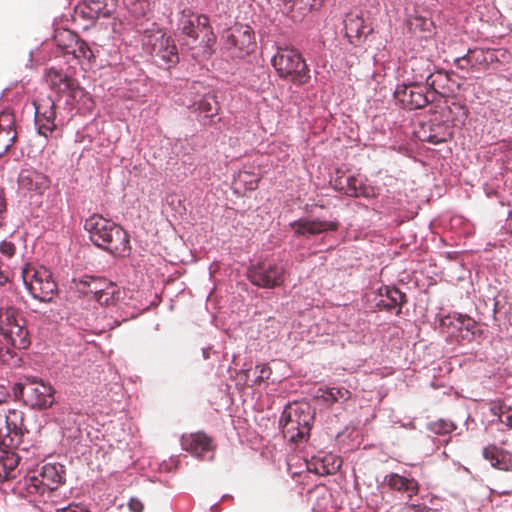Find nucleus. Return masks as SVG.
<instances>
[{"mask_svg": "<svg viewBox=\"0 0 512 512\" xmlns=\"http://www.w3.org/2000/svg\"><path fill=\"white\" fill-rule=\"evenodd\" d=\"M84 228L89 233L92 243L97 247L114 256L123 257L129 254V235L112 220L99 214H93L85 220Z\"/></svg>", "mask_w": 512, "mask_h": 512, "instance_id": "nucleus-1", "label": "nucleus"}, {"mask_svg": "<svg viewBox=\"0 0 512 512\" xmlns=\"http://www.w3.org/2000/svg\"><path fill=\"white\" fill-rule=\"evenodd\" d=\"M178 29L182 36L183 45H186L190 50L198 49L203 56L211 54L216 36L206 15L195 14L190 9L183 10Z\"/></svg>", "mask_w": 512, "mask_h": 512, "instance_id": "nucleus-2", "label": "nucleus"}, {"mask_svg": "<svg viewBox=\"0 0 512 512\" xmlns=\"http://www.w3.org/2000/svg\"><path fill=\"white\" fill-rule=\"evenodd\" d=\"M314 417L315 411L309 403L294 402L288 404L280 419L284 438L291 443L306 440L310 435Z\"/></svg>", "mask_w": 512, "mask_h": 512, "instance_id": "nucleus-3", "label": "nucleus"}, {"mask_svg": "<svg viewBox=\"0 0 512 512\" xmlns=\"http://www.w3.org/2000/svg\"><path fill=\"white\" fill-rule=\"evenodd\" d=\"M12 392L16 399L38 410L50 408L55 401L54 388L37 377H24L13 385Z\"/></svg>", "mask_w": 512, "mask_h": 512, "instance_id": "nucleus-4", "label": "nucleus"}, {"mask_svg": "<svg viewBox=\"0 0 512 512\" xmlns=\"http://www.w3.org/2000/svg\"><path fill=\"white\" fill-rule=\"evenodd\" d=\"M419 80L426 79L427 85L433 90L429 91L427 86L419 83L398 85L395 92V99L406 109L416 110L422 109L429 103L433 102L436 97V79L430 69L419 74Z\"/></svg>", "mask_w": 512, "mask_h": 512, "instance_id": "nucleus-5", "label": "nucleus"}, {"mask_svg": "<svg viewBox=\"0 0 512 512\" xmlns=\"http://www.w3.org/2000/svg\"><path fill=\"white\" fill-rule=\"evenodd\" d=\"M0 334L15 349H26L30 345L27 322L22 313L13 306L0 308Z\"/></svg>", "mask_w": 512, "mask_h": 512, "instance_id": "nucleus-6", "label": "nucleus"}, {"mask_svg": "<svg viewBox=\"0 0 512 512\" xmlns=\"http://www.w3.org/2000/svg\"><path fill=\"white\" fill-rule=\"evenodd\" d=\"M272 65L278 75L296 85H304L309 79V69L302 55L293 48H278L272 58Z\"/></svg>", "mask_w": 512, "mask_h": 512, "instance_id": "nucleus-7", "label": "nucleus"}, {"mask_svg": "<svg viewBox=\"0 0 512 512\" xmlns=\"http://www.w3.org/2000/svg\"><path fill=\"white\" fill-rule=\"evenodd\" d=\"M23 283L33 298L41 302H51L57 293V284L51 272L43 266L26 264L21 273Z\"/></svg>", "mask_w": 512, "mask_h": 512, "instance_id": "nucleus-8", "label": "nucleus"}, {"mask_svg": "<svg viewBox=\"0 0 512 512\" xmlns=\"http://www.w3.org/2000/svg\"><path fill=\"white\" fill-rule=\"evenodd\" d=\"M285 268L282 264L260 262L249 267L248 279L256 286L262 288H275L285 281Z\"/></svg>", "mask_w": 512, "mask_h": 512, "instance_id": "nucleus-9", "label": "nucleus"}, {"mask_svg": "<svg viewBox=\"0 0 512 512\" xmlns=\"http://www.w3.org/2000/svg\"><path fill=\"white\" fill-rule=\"evenodd\" d=\"M224 47L236 57L251 53L255 47L254 34L249 26L235 25L222 36Z\"/></svg>", "mask_w": 512, "mask_h": 512, "instance_id": "nucleus-10", "label": "nucleus"}, {"mask_svg": "<svg viewBox=\"0 0 512 512\" xmlns=\"http://www.w3.org/2000/svg\"><path fill=\"white\" fill-rule=\"evenodd\" d=\"M35 107V125L40 135L45 138L51 137L56 132V104L49 96H40L33 101Z\"/></svg>", "mask_w": 512, "mask_h": 512, "instance_id": "nucleus-11", "label": "nucleus"}, {"mask_svg": "<svg viewBox=\"0 0 512 512\" xmlns=\"http://www.w3.org/2000/svg\"><path fill=\"white\" fill-rule=\"evenodd\" d=\"M15 490L21 498H25L30 502H52L54 499L48 498L46 488L41 482L36 472L27 474L15 486Z\"/></svg>", "mask_w": 512, "mask_h": 512, "instance_id": "nucleus-12", "label": "nucleus"}, {"mask_svg": "<svg viewBox=\"0 0 512 512\" xmlns=\"http://www.w3.org/2000/svg\"><path fill=\"white\" fill-rule=\"evenodd\" d=\"M45 79L49 87L59 94H68L70 97L76 98L82 92L76 79L56 68L47 69Z\"/></svg>", "mask_w": 512, "mask_h": 512, "instance_id": "nucleus-13", "label": "nucleus"}, {"mask_svg": "<svg viewBox=\"0 0 512 512\" xmlns=\"http://www.w3.org/2000/svg\"><path fill=\"white\" fill-rule=\"evenodd\" d=\"M148 45L151 47V53L159 57L166 64L178 62L177 47L170 36L158 31L149 37Z\"/></svg>", "mask_w": 512, "mask_h": 512, "instance_id": "nucleus-14", "label": "nucleus"}, {"mask_svg": "<svg viewBox=\"0 0 512 512\" xmlns=\"http://www.w3.org/2000/svg\"><path fill=\"white\" fill-rule=\"evenodd\" d=\"M28 429L25 424L24 412L18 409H8L0 414V437L4 434L21 438Z\"/></svg>", "mask_w": 512, "mask_h": 512, "instance_id": "nucleus-15", "label": "nucleus"}, {"mask_svg": "<svg viewBox=\"0 0 512 512\" xmlns=\"http://www.w3.org/2000/svg\"><path fill=\"white\" fill-rule=\"evenodd\" d=\"M334 189L351 197H367L369 196V188L364 184L360 176L339 175L333 181Z\"/></svg>", "mask_w": 512, "mask_h": 512, "instance_id": "nucleus-16", "label": "nucleus"}, {"mask_svg": "<svg viewBox=\"0 0 512 512\" xmlns=\"http://www.w3.org/2000/svg\"><path fill=\"white\" fill-rule=\"evenodd\" d=\"M181 445L183 450L195 457H203L205 453L213 450L212 438L203 432L183 435Z\"/></svg>", "mask_w": 512, "mask_h": 512, "instance_id": "nucleus-17", "label": "nucleus"}, {"mask_svg": "<svg viewBox=\"0 0 512 512\" xmlns=\"http://www.w3.org/2000/svg\"><path fill=\"white\" fill-rule=\"evenodd\" d=\"M291 227L298 236L310 234L317 235L327 231H336L339 227L337 221H321L302 218L291 223Z\"/></svg>", "mask_w": 512, "mask_h": 512, "instance_id": "nucleus-18", "label": "nucleus"}, {"mask_svg": "<svg viewBox=\"0 0 512 512\" xmlns=\"http://www.w3.org/2000/svg\"><path fill=\"white\" fill-rule=\"evenodd\" d=\"M48 493V498L53 499L54 493L60 485L65 482L64 469L62 465L47 464L40 472H36Z\"/></svg>", "mask_w": 512, "mask_h": 512, "instance_id": "nucleus-19", "label": "nucleus"}, {"mask_svg": "<svg viewBox=\"0 0 512 512\" xmlns=\"http://www.w3.org/2000/svg\"><path fill=\"white\" fill-rule=\"evenodd\" d=\"M384 482L392 491L404 494L408 499H412L420 490V484L415 478L398 473L387 474Z\"/></svg>", "mask_w": 512, "mask_h": 512, "instance_id": "nucleus-20", "label": "nucleus"}, {"mask_svg": "<svg viewBox=\"0 0 512 512\" xmlns=\"http://www.w3.org/2000/svg\"><path fill=\"white\" fill-rule=\"evenodd\" d=\"M17 139L15 118L10 112L0 114V158L9 151Z\"/></svg>", "mask_w": 512, "mask_h": 512, "instance_id": "nucleus-21", "label": "nucleus"}, {"mask_svg": "<svg viewBox=\"0 0 512 512\" xmlns=\"http://www.w3.org/2000/svg\"><path fill=\"white\" fill-rule=\"evenodd\" d=\"M382 299L377 303L380 309L392 311L396 309V314L401 313L402 306L406 303V295L396 287L385 286L380 288Z\"/></svg>", "mask_w": 512, "mask_h": 512, "instance_id": "nucleus-22", "label": "nucleus"}, {"mask_svg": "<svg viewBox=\"0 0 512 512\" xmlns=\"http://www.w3.org/2000/svg\"><path fill=\"white\" fill-rule=\"evenodd\" d=\"M18 184L21 189L43 193L49 187L50 181L43 173L27 169L20 173Z\"/></svg>", "mask_w": 512, "mask_h": 512, "instance_id": "nucleus-23", "label": "nucleus"}, {"mask_svg": "<svg viewBox=\"0 0 512 512\" xmlns=\"http://www.w3.org/2000/svg\"><path fill=\"white\" fill-rule=\"evenodd\" d=\"M19 462L17 453L0 448V483L16 478L19 474Z\"/></svg>", "mask_w": 512, "mask_h": 512, "instance_id": "nucleus-24", "label": "nucleus"}, {"mask_svg": "<svg viewBox=\"0 0 512 512\" xmlns=\"http://www.w3.org/2000/svg\"><path fill=\"white\" fill-rule=\"evenodd\" d=\"M483 457L491 465L499 470H512V456L509 452L498 448L496 445H489L483 449Z\"/></svg>", "mask_w": 512, "mask_h": 512, "instance_id": "nucleus-25", "label": "nucleus"}, {"mask_svg": "<svg viewBox=\"0 0 512 512\" xmlns=\"http://www.w3.org/2000/svg\"><path fill=\"white\" fill-rule=\"evenodd\" d=\"M406 25L410 33L418 34L422 38H428L434 28L433 21L426 16L420 15L418 12L408 15Z\"/></svg>", "mask_w": 512, "mask_h": 512, "instance_id": "nucleus-26", "label": "nucleus"}, {"mask_svg": "<svg viewBox=\"0 0 512 512\" xmlns=\"http://www.w3.org/2000/svg\"><path fill=\"white\" fill-rule=\"evenodd\" d=\"M428 129L429 133L427 134L426 126L422 127L423 135H419L422 141L439 144L448 141L452 136L450 127L444 123H430Z\"/></svg>", "mask_w": 512, "mask_h": 512, "instance_id": "nucleus-27", "label": "nucleus"}, {"mask_svg": "<svg viewBox=\"0 0 512 512\" xmlns=\"http://www.w3.org/2000/svg\"><path fill=\"white\" fill-rule=\"evenodd\" d=\"M472 71L487 69L492 63L498 61L495 50L475 48L468 50Z\"/></svg>", "mask_w": 512, "mask_h": 512, "instance_id": "nucleus-28", "label": "nucleus"}, {"mask_svg": "<svg viewBox=\"0 0 512 512\" xmlns=\"http://www.w3.org/2000/svg\"><path fill=\"white\" fill-rule=\"evenodd\" d=\"M316 397L329 404L343 403L351 398V392L344 387L318 389Z\"/></svg>", "mask_w": 512, "mask_h": 512, "instance_id": "nucleus-29", "label": "nucleus"}, {"mask_svg": "<svg viewBox=\"0 0 512 512\" xmlns=\"http://www.w3.org/2000/svg\"><path fill=\"white\" fill-rule=\"evenodd\" d=\"M324 0H284V6L290 13H297L292 15L296 18L305 15L307 12L318 9L321 7Z\"/></svg>", "mask_w": 512, "mask_h": 512, "instance_id": "nucleus-30", "label": "nucleus"}, {"mask_svg": "<svg viewBox=\"0 0 512 512\" xmlns=\"http://www.w3.org/2000/svg\"><path fill=\"white\" fill-rule=\"evenodd\" d=\"M71 44L65 48L64 54H72L76 59L91 60L94 55L88 44L75 34H69Z\"/></svg>", "mask_w": 512, "mask_h": 512, "instance_id": "nucleus-31", "label": "nucleus"}, {"mask_svg": "<svg viewBox=\"0 0 512 512\" xmlns=\"http://www.w3.org/2000/svg\"><path fill=\"white\" fill-rule=\"evenodd\" d=\"M489 410L492 415L497 416L502 424L512 428V407L503 400L496 399L489 403Z\"/></svg>", "mask_w": 512, "mask_h": 512, "instance_id": "nucleus-32", "label": "nucleus"}, {"mask_svg": "<svg viewBox=\"0 0 512 512\" xmlns=\"http://www.w3.org/2000/svg\"><path fill=\"white\" fill-rule=\"evenodd\" d=\"M366 28L364 20L359 16H349L345 20L346 36L350 39L360 38L362 35H365L368 32Z\"/></svg>", "mask_w": 512, "mask_h": 512, "instance_id": "nucleus-33", "label": "nucleus"}, {"mask_svg": "<svg viewBox=\"0 0 512 512\" xmlns=\"http://www.w3.org/2000/svg\"><path fill=\"white\" fill-rule=\"evenodd\" d=\"M121 298V290L118 285L114 282H110L109 285L100 293L96 301L103 306H113Z\"/></svg>", "mask_w": 512, "mask_h": 512, "instance_id": "nucleus-34", "label": "nucleus"}, {"mask_svg": "<svg viewBox=\"0 0 512 512\" xmlns=\"http://www.w3.org/2000/svg\"><path fill=\"white\" fill-rule=\"evenodd\" d=\"M198 109L200 113H203L205 117H213L219 111V104L215 95L206 94L198 103Z\"/></svg>", "mask_w": 512, "mask_h": 512, "instance_id": "nucleus-35", "label": "nucleus"}, {"mask_svg": "<svg viewBox=\"0 0 512 512\" xmlns=\"http://www.w3.org/2000/svg\"><path fill=\"white\" fill-rule=\"evenodd\" d=\"M429 429L435 434L443 435L454 431L456 425L450 420L438 419L429 424Z\"/></svg>", "mask_w": 512, "mask_h": 512, "instance_id": "nucleus-36", "label": "nucleus"}, {"mask_svg": "<svg viewBox=\"0 0 512 512\" xmlns=\"http://www.w3.org/2000/svg\"><path fill=\"white\" fill-rule=\"evenodd\" d=\"M328 458H324L321 461L316 460L315 462L308 464V470L314 472L318 475L324 476L333 473V470H336L340 467V464L337 467H332L331 469L325 464Z\"/></svg>", "mask_w": 512, "mask_h": 512, "instance_id": "nucleus-37", "label": "nucleus"}, {"mask_svg": "<svg viewBox=\"0 0 512 512\" xmlns=\"http://www.w3.org/2000/svg\"><path fill=\"white\" fill-rule=\"evenodd\" d=\"M111 281L104 278V277H97L92 276V279L90 280V287H91V295H93V298L96 300L97 297H99L100 293L103 292V290L109 285Z\"/></svg>", "mask_w": 512, "mask_h": 512, "instance_id": "nucleus-38", "label": "nucleus"}, {"mask_svg": "<svg viewBox=\"0 0 512 512\" xmlns=\"http://www.w3.org/2000/svg\"><path fill=\"white\" fill-rule=\"evenodd\" d=\"M90 10L95 13V16L98 17H109L111 15V10L107 7V4H104L102 0H89L88 4Z\"/></svg>", "mask_w": 512, "mask_h": 512, "instance_id": "nucleus-39", "label": "nucleus"}, {"mask_svg": "<svg viewBox=\"0 0 512 512\" xmlns=\"http://www.w3.org/2000/svg\"><path fill=\"white\" fill-rule=\"evenodd\" d=\"M91 279H92V276L86 275L77 281L75 280L74 282H75L76 290L83 295H86V296L90 295L91 290H92L90 287Z\"/></svg>", "mask_w": 512, "mask_h": 512, "instance_id": "nucleus-40", "label": "nucleus"}, {"mask_svg": "<svg viewBox=\"0 0 512 512\" xmlns=\"http://www.w3.org/2000/svg\"><path fill=\"white\" fill-rule=\"evenodd\" d=\"M255 372L257 373V376L254 380V385H259L264 380L269 379L272 373L271 368L268 365H257L255 367Z\"/></svg>", "mask_w": 512, "mask_h": 512, "instance_id": "nucleus-41", "label": "nucleus"}, {"mask_svg": "<svg viewBox=\"0 0 512 512\" xmlns=\"http://www.w3.org/2000/svg\"><path fill=\"white\" fill-rule=\"evenodd\" d=\"M0 252L2 255L11 258L15 255L16 246L12 242L2 241L0 243Z\"/></svg>", "mask_w": 512, "mask_h": 512, "instance_id": "nucleus-42", "label": "nucleus"}, {"mask_svg": "<svg viewBox=\"0 0 512 512\" xmlns=\"http://www.w3.org/2000/svg\"><path fill=\"white\" fill-rule=\"evenodd\" d=\"M454 63L456 67L461 70H472V65L470 64V56L468 53L462 57L456 58Z\"/></svg>", "mask_w": 512, "mask_h": 512, "instance_id": "nucleus-43", "label": "nucleus"}, {"mask_svg": "<svg viewBox=\"0 0 512 512\" xmlns=\"http://www.w3.org/2000/svg\"><path fill=\"white\" fill-rule=\"evenodd\" d=\"M461 323L466 328V330L470 331L474 335H480L482 333V331L478 328V324L469 317L464 318Z\"/></svg>", "mask_w": 512, "mask_h": 512, "instance_id": "nucleus-44", "label": "nucleus"}, {"mask_svg": "<svg viewBox=\"0 0 512 512\" xmlns=\"http://www.w3.org/2000/svg\"><path fill=\"white\" fill-rule=\"evenodd\" d=\"M405 512H431V509L424 504H408Z\"/></svg>", "mask_w": 512, "mask_h": 512, "instance_id": "nucleus-45", "label": "nucleus"}, {"mask_svg": "<svg viewBox=\"0 0 512 512\" xmlns=\"http://www.w3.org/2000/svg\"><path fill=\"white\" fill-rule=\"evenodd\" d=\"M15 353L13 350H11L9 347L6 348L5 352H2V349L0 350V361L10 364L11 361L15 358Z\"/></svg>", "mask_w": 512, "mask_h": 512, "instance_id": "nucleus-46", "label": "nucleus"}, {"mask_svg": "<svg viewBox=\"0 0 512 512\" xmlns=\"http://www.w3.org/2000/svg\"><path fill=\"white\" fill-rule=\"evenodd\" d=\"M56 512H89L86 508L78 504H70L67 507L59 508Z\"/></svg>", "mask_w": 512, "mask_h": 512, "instance_id": "nucleus-47", "label": "nucleus"}, {"mask_svg": "<svg viewBox=\"0 0 512 512\" xmlns=\"http://www.w3.org/2000/svg\"><path fill=\"white\" fill-rule=\"evenodd\" d=\"M129 508L132 512H142L143 504L137 499H131L129 502Z\"/></svg>", "mask_w": 512, "mask_h": 512, "instance_id": "nucleus-48", "label": "nucleus"}, {"mask_svg": "<svg viewBox=\"0 0 512 512\" xmlns=\"http://www.w3.org/2000/svg\"><path fill=\"white\" fill-rule=\"evenodd\" d=\"M9 271L2 268V263L0 262V285H3L9 280Z\"/></svg>", "mask_w": 512, "mask_h": 512, "instance_id": "nucleus-49", "label": "nucleus"}, {"mask_svg": "<svg viewBox=\"0 0 512 512\" xmlns=\"http://www.w3.org/2000/svg\"><path fill=\"white\" fill-rule=\"evenodd\" d=\"M8 398H9L8 390L4 386L0 385V406L2 404L6 403Z\"/></svg>", "mask_w": 512, "mask_h": 512, "instance_id": "nucleus-50", "label": "nucleus"}, {"mask_svg": "<svg viewBox=\"0 0 512 512\" xmlns=\"http://www.w3.org/2000/svg\"><path fill=\"white\" fill-rule=\"evenodd\" d=\"M437 77L442 78V77H447V76L444 75L442 72H438L437 73Z\"/></svg>", "mask_w": 512, "mask_h": 512, "instance_id": "nucleus-51", "label": "nucleus"}, {"mask_svg": "<svg viewBox=\"0 0 512 512\" xmlns=\"http://www.w3.org/2000/svg\"><path fill=\"white\" fill-rule=\"evenodd\" d=\"M431 512H438V511H436V510H432V509H431Z\"/></svg>", "mask_w": 512, "mask_h": 512, "instance_id": "nucleus-52", "label": "nucleus"}]
</instances>
